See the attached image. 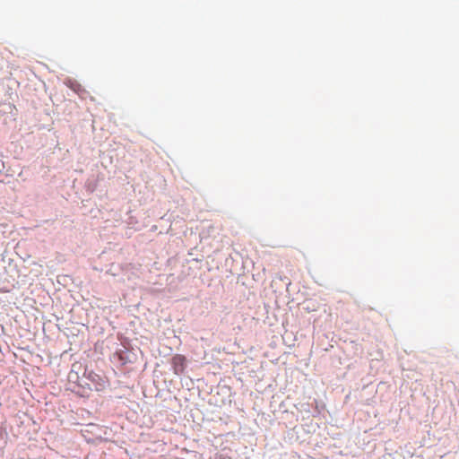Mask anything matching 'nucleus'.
I'll list each match as a JSON object with an SVG mask.
<instances>
[{
  "instance_id": "obj_4",
  "label": "nucleus",
  "mask_w": 459,
  "mask_h": 459,
  "mask_svg": "<svg viewBox=\"0 0 459 459\" xmlns=\"http://www.w3.org/2000/svg\"><path fill=\"white\" fill-rule=\"evenodd\" d=\"M172 367L176 374L179 375L183 373L186 368V358L180 354L173 356Z\"/></svg>"
},
{
  "instance_id": "obj_8",
  "label": "nucleus",
  "mask_w": 459,
  "mask_h": 459,
  "mask_svg": "<svg viewBox=\"0 0 459 459\" xmlns=\"http://www.w3.org/2000/svg\"><path fill=\"white\" fill-rule=\"evenodd\" d=\"M4 432V429L2 426H0V437L3 436Z\"/></svg>"
},
{
  "instance_id": "obj_5",
  "label": "nucleus",
  "mask_w": 459,
  "mask_h": 459,
  "mask_svg": "<svg viewBox=\"0 0 459 459\" xmlns=\"http://www.w3.org/2000/svg\"><path fill=\"white\" fill-rule=\"evenodd\" d=\"M277 321L275 316H267L264 320H263V324L264 325H266L268 326H273L274 325L275 322Z\"/></svg>"
},
{
  "instance_id": "obj_6",
  "label": "nucleus",
  "mask_w": 459,
  "mask_h": 459,
  "mask_svg": "<svg viewBox=\"0 0 459 459\" xmlns=\"http://www.w3.org/2000/svg\"><path fill=\"white\" fill-rule=\"evenodd\" d=\"M68 379L70 382L76 384L77 380H79V376L77 372L72 370L68 375Z\"/></svg>"
},
{
  "instance_id": "obj_7",
  "label": "nucleus",
  "mask_w": 459,
  "mask_h": 459,
  "mask_svg": "<svg viewBox=\"0 0 459 459\" xmlns=\"http://www.w3.org/2000/svg\"><path fill=\"white\" fill-rule=\"evenodd\" d=\"M69 87L74 91L78 92L81 90V85L78 82H72Z\"/></svg>"
},
{
  "instance_id": "obj_1",
  "label": "nucleus",
  "mask_w": 459,
  "mask_h": 459,
  "mask_svg": "<svg viewBox=\"0 0 459 459\" xmlns=\"http://www.w3.org/2000/svg\"><path fill=\"white\" fill-rule=\"evenodd\" d=\"M84 377L91 384V385L88 387V390L101 391L104 389L106 382L102 375L86 368L84 369Z\"/></svg>"
},
{
  "instance_id": "obj_10",
  "label": "nucleus",
  "mask_w": 459,
  "mask_h": 459,
  "mask_svg": "<svg viewBox=\"0 0 459 459\" xmlns=\"http://www.w3.org/2000/svg\"><path fill=\"white\" fill-rule=\"evenodd\" d=\"M263 273H264V274H265L267 273V269L266 268H263Z\"/></svg>"
},
{
  "instance_id": "obj_9",
  "label": "nucleus",
  "mask_w": 459,
  "mask_h": 459,
  "mask_svg": "<svg viewBox=\"0 0 459 459\" xmlns=\"http://www.w3.org/2000/svg\"><path fill=\"white\" fill-rule=\"evenodd\" d=\"M273 282H274V279H273L271 281H270V285L272 288H273Z\"/></svg>"
},
{
  "instance_id": "obj_11",
  "label": "nucleus",
  "mask_w": 459,
  "mask_h": 459,
  "mask_svg": "<svg viewBox=\"0 0 459 459\" xmlns=\"http://www.w3.org/2000/svg\"><path fill=\"white\" fill-rule=\"evenodd\" d=\"M264 308L265 309L266 313H268L267 306L266 305L264 306Z\"/></svg>"
},
{
  "instance_id": "obj_3",
  "label": "nucleus",
  "mask_w": 459,
  "mask_h": 459,
  "mask_svg": "<svg viewBox=\"0 0 459 459\" xmlns=\"http://www.w3.org/2000/svg\"><path fill=\"white\" fill-rule=\"evenodd\" d=\"M91 385L89 381L84 377V375L81 377H79V380H77L76 386L79 388L78 390L73 389V392L77 393L80 396L85 397L89 396L88 387Z\"/></svg>"
},
{
  "instance_id": "obj_2",
  "label": "nucleus",
  "mask_w": 459,
  "mask_h": 459,
  "mask_svg": "<svg viewBox=\"0 0 459 459\" xmlns=\"http://www.w3.org/2000/svg\"><path fill=\"white\" fill-rule=\"evenodd\" d=\"M116 354L118 357L119 361L121 364H133L137 360V355L133 350H129L126 347H124L122 350L117 351Z\"/></svg>"
}]
</instances>
